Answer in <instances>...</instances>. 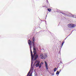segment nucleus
Masks as SVG:
<instances>
[{
  "label": "nucleus",
  "instance_id": "3",
  "mask_svg": "<svg viewBox=\"0 0 76 76\" xmlns=\"http://www.w3.org/2000/svg\"><path fill=\"white\" fill-rule=\"evenodd\" d=\"M28 43L30 47V48H32V42L31 41V40H28Z\"/></svg>",
  "mask_w": 76,
  "mask_h": 76
},
{
  "label": "nucleus",
  "instance_id": "11",
  "mask_svg": "<svg viewBox=\"0 0 76 76\" xmlns=\"http://www.w3.org/2000/svg\"><path fill=\"white\" fill-rule=\"evenodd\" d=\"M30 52H31V54H32V50L31 49V48H30Z\"/></svg>",
  "mask_w": 76,
  "mask_h": 76
},
{
  "label": "nucleus",
  "instance_id": "4",
  "mask_svg": "<svg viewBox=\"0 0 76 76\" xmlns=\"http://www.w3.org/2000/svg\"><path fill=\"white\" fill-rule=\"evenodd\" d=\"M34 64H36V67H38L39 64V62H38L37 61H36L34 63Z\"/></svg>",
  "mask_w": 76,
  "mask_h": 76
},
{
  "label": "nucleus",
  "instance_id": "9",
  "mask_svg": "<svg viewBox=\"0 0 76 76\" xmlns=\"http://www.w3.org/2000/svg\"><path fill=\"white\" fill-rule=\"evenodd\" d=\"M31 60H33L34 59V54L33 55V54H31Z\"/></svg>",
  "mask_w": 76,
  "mask_h": 76
},
{
  "label": "nucleus",
  "instance_id": "13",
  "mask_svg": "<svg viewBox=\"0 0 76 76\" xmlns=\"http://www.w3.org/2000/svg\"><path fill=\"white\" fill-rule=\"evenodd\" d=\"M48 10L49 12H51V9H50L49 8L48 9Z\"/></svg>",
  "mask_w": 76,
  "mask_h": 76
},
{
  "label": "nucleus",
  "instance_id": "15",
  "mask_svg": "<svg viewBox=\"0 0 76 76\" xmlns=\"http://www.w3.org/2000/svg\"><path fill=\"white\" fill-rule=\"evenodd\" d=\"M39 66V68H41V64H40Z\"/></svg>",
  "mask_w": 76,
  "mask_h": 76
},
{
  "label": "nucleus",
  "instance_id": "12",
  "mask_svg": "<svg viewBox=\"0 0 76 76\" xmlns=\"http://www.w3.org/2000/svg\"><path fill=\"white\" fill-rule=\"evenodd\" d=\"M64 41H63V42L62 43V45H61V47H63V44H64Z\"/></svg>",
  "mask_w": 76,
  "mask_h": 76
},
{
  "label": "nucleus",
  "instance_id": "14",
  "mask_svg": "<svg viewBox=\"0 0 76 76\" xmlns=\"http://www.w3.org/2000/svg\"><path fill=\"white\" fill-rule=\"evenodd\" d=\"M56 75H59V72L58 71H57L56 73Z\"/></svg>",
  "mask_w": 76,
  "mask_h": 76
},
{
  "label": "nucleus",
  "instance_id": "5",
  "mask_svg": "<svg viewBox=\"0 0 76 76\" xmlns=\"http://www.w3.org/2000/svg\"><path fill=\"white\" fill-rule=\"evenodd\" d=\"M45 67L46 68V69L48 70V64L46 61H45Z\"/></svg>",
  "mask_w": 76,
  "mask_h": 76
},
{
  "label": "nucleus",
  "instance_id": "2",
  "mask_svg": "<svg viewBox=\"0 0 76 76\" xmlns=\"http://www.w3.org/2000/svg\"><path fill=\"white\" fill-rule=\"evenodd\" d=\"M68 27L69 28H75L76 27V25L73 23H70L68 24Z\"/></svg>",
  "mask_w": 76,
  "mask_h": 76
},
{
  "label": "nucleus",
  "instance_id": "8",
  "mask_svg": "<svg viewBox=\"0 0 76 76\" xmlns=\"http://www.w3.org/2000/svg\"><path fill=\"white\" fill-rule=\"evenodd\" d=\"M30 72H31V71H29V72H28L27 74V76H32V73H31V74L29 75V74H30Z\"/></svg>",
  "mask_w": 76,
  "mask_h": 76
},
{
  "label": "nucleus",
  "instance_id": "20",
  "mask_svg": "<svg viewBox=\"0 0 76 76\" xmlns=\"http://www.w3.org/2000/svg\"><path fill=\"white\" fill-rule=\"evenodd\" d=\"M61 71V70H60V71L59 72H60V71Z\"/></svg>",
  "mask_w": 76,
  "mask_h": 76
},
{
  "label": "nucleus",
  "instance_id": "17",
  "mask_svg": "<svg viewBox=\"0 0 76 76\" xmlns=\"http://www.w3.org/2000/svg\"><path fill=\"white\" fill-rule=\"evenodd\" d=\"M62 64V62H60V63H59L58 64L59 65H60V64Z\"/></svg>",
  "mask_w": 76,
  "mask_h": 76
},
{
  "label": "nucleus",
  "instance_id": "19",
  "mask_svg": "<svg viewBox=\"0 0 76 76\" xmlns=\"http://www.w3.org/2000/svg\"><path fill=\"white\" fill-rule=\"evenodd\" d=\"M67 37H67L65 39V40H66V39L67 38Z\"/></svg>",
  "mask_w": 76,
  "mask_h": 76
},
{
  "label": "nucleus",
  "instance_id": "7",
  "mask_svg": "<svg viewBox=\"0 0 76 76\" xmlns=\"http://www.w3.org/2000/svg\"><path fill=\"white\" fill-rule=\"evenodd\" d=\"M40 57L41 58H42V59H44V55H43V54H41L40 56Z\"/></svg>",
  "mask_w": 76,
  "mask_h": 76
},
{
  "label": "nucleus",
  "instance_id": "10",
  "mask_svg": "<svg viewBox=\"0 0 76 76\" xmlns=\"http://www.w3.org/2000/svg\"><path fill=\"white\" fill-rule=\"evenodd\" d=\"M48 57L47 55H44V59H45Z\"/></svg>",
  "mask_w": 76,
  "mask_h": 76
},
{
  "label": "nucleus",
  "instance_id": "16",
  "mask_svg": "<svg viewBox=\"0 0 76 76\" xmlns=\"http://www.w3.org/2000/svg\"><path fill=\"white\" fill-rule=\"evenodd\" d=\"M53 70L54 72H56V68H54V69H53Z\"/></svg>",
  "mask_w": 76,
  "mask_h": 76
},
{
  "label": "nucleus",
  "instance_id": "1",
  "mask_svg": "<svg viewBox=\"0 0 76 76\" xmlns=\"http://www.w3.org/2000/svg\"><path fill=\"white\" fill-rule=\"evenodd\" d=\"M33 53H34V56L35 57L34 60H37V58L38 57V54L37 53L36 49L35 48H33Z\"/></svg>",
  "mask_w": 76,
  "mask_h": 76
},
{
  "label": "nucleus",
  "instance_id": "6",
  "mask_svg": "<svg viewBox=\"0 0 76 76\" xmlns=\"http://www.w3.org/2000/svg\"><path fill=\"white\" fill-rule=\"evenodd\" d=\"M32 40V43L33 44V46L34 47V42H35V37H33Z\"/></svg>",
  "mask_w": 76,
  "mask_h": 76
},
{
  "label": "nucleus",
  "instance_id": "18",
  "mask_svg": "<svg viewBox=\"0 0 76 76\" xmlns=\"http://www.w3.org/2000/svg\"><path fill=\"white\" fill-rule=\"evenodd\" d=\"M62 13V14H63V15H66V14H64V13Z\"/></svg>",
  "mask_w": 76,
  "mask_h": 76
}]
</instances>
